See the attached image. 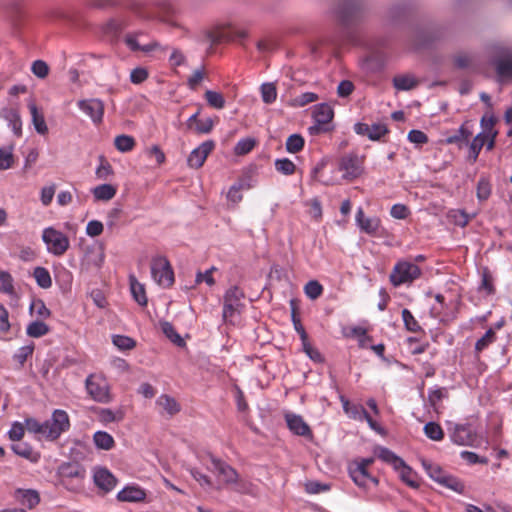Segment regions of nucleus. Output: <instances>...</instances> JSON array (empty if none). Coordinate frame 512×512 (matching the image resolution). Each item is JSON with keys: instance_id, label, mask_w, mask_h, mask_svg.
<instances>
[{"instance_id": "obj_33", "label": "nucleus", "mask_w": 512, "mask_h": 512, "mask_svg": "<svg viewBox=\"0 0 512 512\" xmlns=\"http://www.w3.org/2000/svg\"><path fill=\"white\" fill-rule=\"evenodd\" d=\"M162 332L164 335L175 345L182 347L185 345V341L183 338L176 332L173 325L167 321H163L160 323Z\"/></svg>"}, {"instance_id": "obj_62", "label": "nucleus", "mask_w": 512, "mask_h": 512, "mask_svg": "<svg viewBox=\"0 0 512 512\" xmlns=\"http://www.w3.org/2000/svg\"><path fill=\"white\" fill-rule=\"evenodd\" d=\"M216 270V267H211L210 269L206 270L205 272H197L195 282L197 284L201 282H206L207 285L213 286L215 284V280L212 276L213 271Z\"/></svg>"}, {"instance_id": "obj_57", "label": "nucleus", "mask_w": 512, "mask_h": 512, "mask_svg": "<svg viewBox=\"0 0 512 512\" xmlns=\"http://www.w3.org/2000/svg\"><path fill=\"white\" fill-rule=\"evenodd\" d=\"M319 99L318 95L313 92H305L293 99V105L303 107L309 103L315 102Z\"/></svg>"}, {"instance_id": "obj_10", "label": "nucleus", "mask_w": 512, "mask_h": 512, "mask_svg": "<svg viewBox=\"0 0 512 512\" xmlns=\"http://www.w3.org/2000/svg\"><path fill=\"white\" fill-rule=\"evenodd\" d=\"M213 468L211 471L214 472L226 485L235 484L239 480V474L237 471L230 466L228 463L216 458L213 455H209Z\"/></svg>"}, {"instance_id": "obj_23", "label": "nucleus", "mask_w": 512, "mask_h": 512, "mask_svg": "<svg viewBox=\"0 0 512 512\" xmlns=\"http://www.w3.org/2000/svg\"><path fill=\"white\" fill-rule=\"evenodd\" d=\"M104 251L102 248L88 249L83 259V266L86 268H100L104 262Z\"/></svg>"}, {"instance_id": "obj_47", "label": "nucleus", "mask_w": 512, "mask_h": 512, "mask_svg": "<svg viewBox=\"0 0 512 512\" xmlns=\"http://www.w3.org/2000/svg\"><path fill=\"white\" fill-rule=\"evenodd\" d=\"M496 334L493 329H488L486 333L476 342L475 350L477 352L483 351L489 344L495 341Z\"/></svg>"}, {"instance_id": "obj_43", "label": "nucleus", "mask_w": 512, "mask_h": 512, "mask_svg": "<svg viewBox=\"0 0 512 512\" xmlns=\"http://www.w3.org/2000/svg\"><path fill=\"white\" fill-rule=\"evenodd\" d=\"M262 100L266 104L273 103L277 98V89L273 83H264L261 85Z\"/></svg>"}, {"instance_id": "obj_3", "label": "nucleus", "mask_w": 512, "mask_h": 512, "mask_svg": "<svg viewBox=\"0 0 512 512\" xmlns=\"http://www.w3.org/2000/svg\"><path fill=\"white\" fill-rule=\"evenodd\" d=\"M151 275L154 281L165 288L174 283V272L165 256H155L151 260Z\"/></svg>"}, {"instance_id": "obj_52", "label": "nucleus", "mask_w": 512, "mask_h": 512, "mask_svg": "<svg viewBox=\"0 0 512 512\" xmlns=\"http://www.w3.org/2000/svg\"><path fill=\"white\" fill-rule=\"evenodd\" d=\"M379 457L383 461L392 464L394 468H397V466H401L403 462V460L400 457H398L396 454H394L387 448H382L380 450Z\"/></svg>"}, {"instance_id": "obj_59", "label": "nucleus", "mask_w": 512, "mask_h": 512, "mask_svg": "<svg viewBox=\"0 0 512 512\" xmlns=\"http://www.w3.org/2000/svg\"><path fill=\"white\" fill-rule=\"evenodd\" d=\"M255 182L253 171L249 170L235 184H237L241 190H249L254 187Z\"/></svg>"}, {"instance_id": "obj_13", "label": "nucleus", "mask_w": 512, "mask_h": 512, "mask_svg": "<svg viewBox=\"0 0 512 512\" xmlns=\"http://www.w3.org/2000/svg\"><path fill=\"white\" fill-rule=\"evenodd\" d=\"M13 498L17 503L30 510L34 509L40 503L39 492L34 489L18 488L14 491Z\"/></svg>"}, {"instance_id": "obj_36", "label": "nucleus", "mask_w": 512, "mask_h": 512, "mask_svg": "<svg viewBox=\"0 0 512 512\" xmlns=\"http://www.w3.org/2000/svg\"><path fill=\"white\" fill-rule=\"evenodd\" d=\"M204 98L207 104L215 109H222L225 107V98L224 96L216 91L207 90L204 94Z\"/></svg>"}, {"instance_id": "obj_31", "label": "nucleus", "mask_w": 512, "mask_h": 512, "mask_svg": "<svg viewBox=\"0 0 512 512\" xmlns=\"http://www.w3.org/2000/svg\"><path fill=\"white\" fill-rule=\"evenodd\" d=\"M421 462L428 476L439 484L447 472L444 471L439 465L434 464L428 460L422 459Z\"/></svg>"}, {"instance_id": "obj_45", "label": "nucleus", "mask_w": 512, "mask_h": 512, "mask_svg": "<svg viewBox=\"0 0 512 512\" xmlns=\"http://www.w3.org/2000/svg\"><path fill=\"white\" fill-rule=\"evenodd\" d=\"M304 291L308 298L316 300L322 295L323 287L318 281L311 280L305 285Z\"/></svg>"}, {"instance_id": "obj_35", "label": "nucleus", "mask_w": 512, "mask_h": 512, "mask_svg": "<svg viewBox=\"0 0 512 512\" xmlns=\"http://www.w3.org/2000/svg\"><path fill=\"white\" fill-rule=\"evenodd\" d=\"M33 276L37 284L44 289L50 288L52 285V279L49 271L44 267H36L33 272Z\"/></svg>"}, {"instance_id": "obj_61", "label": "nucleus", "mask_w": 512, "mask_h": 512, "mask_svg": "<svg viewBox=\"0 0 512 512\" xmlns=\"http://www.w3.org/2000/svg\"><path fill=\"white\" fill-rule=\"evenodd\" d=\"M13 280L11 275L6 272L0 270V291L5 293H11L13 291Z\"/></svg>"}, {"instance_id": "obj_50", "label": "nucleus", "mask_w": 512, "mask_h": 512, "mask_svg": "<svg viewBox=\"0 0 512 512\" xmlns=\"http://www.w3.org/2000/svg\"><path fill=\"white\" fill-rule=\"evenodd\" d=\"M402 318H403L405 327L408 331L417 332L421 329L417 320L414 318V316L408 309L405 308L402 310Z\"/></svg>"}, {"instance_id": "obj_8", "label": "nucleus", "mask_w": 512, "mask_h": 512, "mask_svg": "<svg viewBox=\"0 0 512 512\" xmlns=\"http://www.w3.org/2000/svg\"><path fill=\"white\" fill-rule=\"evenodd\" d=\"M332 164L333 176L331 181L339 183L342 180H353L361 175L363 167L361 162H330Z\"/></svg>"}, {"instance_id": "obj_6", "label": "nucleus", "mask_w": 512, "mask_h": 512, "mask_svg": "<svg viewBox=\"0 0 512 512\" xmlns=\"http://www.w3.org/2000/svg\"><path fill=\"white\" fill-rule=\"evenodd\" d=\"M86 389L91 398L99 403L111 401L109 385L105 378L99 375H89L85 381Z\"/></svg>"}, {"instance_id": "obj_34", "label": "nucleus", "mask_w": 512, "mask_h": 512, "mask_svg": "<svg viewBox=\"0 0 512 512\" xmlns=\"http://www.w3.org/2000/svg\"><path fill=\"white\" fill-rule=\"evenodd\" d=\"M98 417L103 423L120 422L124 418V413L121 410L114 412L108 408H100L98 411Z\"/></svg>"}, {"instance_id": "obj_4", "label": "nucleus", "mask_w": 512, "mask_h": 512, "mask_svg": "<svg viewBox=\"0 0 512 512\" xmlns=\"http://www.w3.org/2000/svg\"><path fill=\"white\" fill-rule=\"evenodd\" d=\"M42 239L47 245L48 252L55 256L63 255L70 247L68 237L53 227L43 230Z\"/></svg>"}, {"instance_id": "obj_12", "label": "nucleus", "mask_w": 512, "mask_h": 512, "mask_svg": "<svg viewBox=\"0 0 512 512\" xmlns=\"http://www.w3.org/2000/svg\"><path fill=\"white\" fill-rule=\"evenodd\" d=\"M496 72L501 78H512V50L503 49L494 60Z\"/></svg>"}, {"instance_id": "obj_41", "label": "nucleus", "mask_w": 512, "mask_h": 512, "mask_svg": "<svg viewBox=\"0 0 512 512\" xmlns=\"http://www.w3.org/2000/svg\"><path fill=\"white\" fill-rule=\"evenodd\" d=\"M496 123V117L490 111L487 112L481 119V126L485 134H491L492 138H496L497 131L494 130V125Z\"/></svg>"}, {"instance_id": "obj_7", "label": "nucleus", "mask_w": 512, "mask_h": 512, "mask_svg": "<svg viewBox=\"0 0 512 512\" xmlns=\"http://www.w3.org/2000/svg\"><path fill=\"white\" fill-rule=\"evenodd\" d=\"M244 296V292L238 286H232L226 291L223 297V320L226 321L235 314L240 313L243 307L241 300Z\"/></svg>"}, {"instance_id": "obj_58", "label": "nucleus", "mask_w": 512, "mask_h": 512, "mask_svg": "<svg viewBox=\"0 0 512 512\" xmlns=\"http://www.w3.org/2000/svg\"><path fill=\"white\" fill-rule=\"evenodd\" d=\"M31 70L35 76L44 79L48 76L49 66L42 60H36L33 62Z\"/></svg>"}, {"instance_id": "obj_55", "label": "nucleus", "mask_w": 512, "mask_h": 512, "mask_svg": "<svg viewBox=\"0 0 512 512\" xmlns=\"http://www.w3.org/2000/svg\"><path fill=\"white\" fill-rule=\"evenodd\" d=\"M491 194V186L488 180L481 178L477 184V198L480 201H485Z\"/></svg>"}, {"instance_id": "obj_26", "label": "nucleus", "mask_w": 512, "mask_h": 512, "mask_svg": "<svg viewBox=\"0 0 512 512\" xmlns=\"http://www.w3.org/2000/svg\"><path fill=\"white\" fill-rule=\"evenodd\" d=\"M11 449L16 455L25 458L33 463H36L40 458V454L35 452L33 448L27 443L13 444L11 446Z\"/></svg>"}, {"instance_id": "obj_29", "label": "nucleus", "mask_w": 512, "mask_h": 512, "mask_svg": "<svg viewBox=\"0 0 512 512\" xmlns=\"http://www.w3.org/2000/svg\"><path fill=\"white\" fill-rule=\"evenodd\" d=\"M399 472V476L401 480L406 483L411 488H418L419 483L416 481V473L406 465V463L403 461L401 466H397L395 468Z\"/></svg>"}, {"instance_id": "obj_25", "label": "nucleus", "mask_w": 512, "mask_h": 512, "mask_svg": "<svg viewBox=\"0 0 512 512\" xmlns=\"http://www.w3.org/2000/svg\"><path fill=\"white\" fill-rule=\"evenodd\" d=\"M350 476L354 483L359 487L365 488L369 481L373 482L375 485L378 484V480L372 477L368 471H364L363 467H355L350 469Z\"/></svg>"}, {"instance_id": "obj_42", "label": "nucleus", "mask_w": 512, "mask_h": 512, "mask_svg": "<svg viewBox=\"0 0 512 512\" xmlns=\"http://www.w3.org/2000/svg\"><path fill=\"white\" fill-rule=\"evenodd\" d=\"M256 145L254 138L248 137L241 139L234 147V152L237 156H244L249 153Z\"/></svg>"}, {"instance_id": "obj_46", "label": "nucleus", "mask_w": 512, "mask_h": 512, "mask_svg": "<svg viewBox=\"0 0 512 512\" xmlns=\"http://www.w3.org/2000/svg\"><path fill=\"white\" fill-rule=\"evenodd\" d=\"M115 147L122 152L130 151L134 145L135 140L128 135H119L114 140Z\"/></svg>"}, {"instance_id": "obj_32", "label": "nucleus", "mask_w": 512, "mask_h": 512, "mask_svg": "<svg viewBox=\"0 0 512 512\" xmlns=\"http://www.w3.org/2000/svg\"><path fill=\"white\" fill-rule=\"evenodd\" d=\"M116 188L111 184H102L96 186L92 192L97 200L108 201L116 195Z\"/></svg>"}, {"instance_id": "obj_5", "label": "nucleus", "mask_w": 512, "mask_h": 512, "mask_svg": "<svg viewBox=\"0 0 512 512\" xmlns=\"http://www.w3.org/2000/svg\"><path fill=\"white\" fill-rule=\"evenodd\" d=\"M421 275L420 268L409 261H399L390 274V281L394 286L411 283Z\"/></svg>"}, {"instance_id": "obj_17", "label": "nucleus", "mask_w": 512, "mask_h": 512, "mask_svg": "<svg viewBox=\"0 0 512 512\" xmlns=\"http://www.w3.org/2000/svg\"><path fill=\"white\" fill-rule=\"evenodd\" d=\"M355 130L358 134L366 135L371 140H379L383 135L388 132L385 124H372L368 125L365 123H358L355 126Z\"/></svg>"}, {"instance_id": "obj_38", "label": "nucleus", "mask_w": 512, "mask_h": 512, "mask_svg": "<svg viewBox=\"0 0 512 512\" xmlns=\"http://www.w3.org/2000/svg\"><path fill=\"white\" fill-rule=\"evenodd\" d=\"M441 486L451 489L457 493H463L464 484L455 476L446 473L442 481L439 483Z\"/></svg>"}, {"instance_id": "obj_48", "label": "nucleus", "mask_w": 512, "mask_h": 512, "mask_svg": "<svg viewBox=\"0 0 512 512\" xmlns=\"http://www.w3.org/2000/svg\"><path fill=\"white\" fill-rule=\"evenodd\" d=\"M125 43L132 51H151L155 47V44H149L145 46H141L136 38L135 34H128L125 37Z\"/></svg>"}, {"instance_id": "obj_20", "label": "nucleus", "mask_w": 512, "mask_h": 512, "mask_svg": "<svg viewBox=\"0 0 512 512\" xmlns=\"http://www.w3.org/2000/svg\"><path fill=\"white\" fill-rule=\"evenodd\" d=\"M145 498V491L137 486H127L117 494V499L121 502H140Z\"/></svg>"}, {"instance_id": "obj_9", "label": "nucleus", "mask_w": 512, "mask_h": 512, "mask_svg": "<svg viewBox=\"0 0 512 512\" xmlns=\"http://www.w3.org/2000/svg\"><path fill=\"white\" fill-rule=\"evenodd\" d=\"M313 116L316 124L311 126L309 131L311 134H319L328 130L324 126L333 119L334 112L330 105L321 103L314 107Z\"/></svg>"}, {"instance_id": "obj_27", "label": "nucleus", "mask_w": 512, "mask_h": 512, "mask_svg": "<svg viewBox=\"0 0 512 512\" xmlns=\"http://www.w3.org/2000/svg\"><path fill=\"white\" fill-rule=\"evenodd\" d=\"M129 281L131 293L135 301L141 306H146L148 300L146 297L144 285L139 283L136 277L132 275L129 277Z\"/></svg>"}, {"instance_id": "obj_49", "label": "nucleus", "mask_w": 512, "mask_h": 512, "mask_svg": "<svg viewBox=\"0 0 512 512\" xmlns=\"http://www.w3.org/2000/svg\"><path fill=\"white\" fill-rule=\"evenodd\" d=\"M304 146V139L299 134H293L286 141V148L291 153L300 151Z\"/></svg>"}, {"instance_id": "obj_16", "label": "nucleus", "mask_w": 512, "mask_h": 512, "mask_svg": "<svg viewBox=\"0 0 512 512\" xmlns=\"http://www.w3.org/2000/svg\"><path fill=\"white\" fill-rule=\"evenodd\" d=\"M95 485L104 492H110L117 484L116 477L106 468H99L94 472Z\"/></svg>"}, {"instance_id": "obj_53", "label": "nucleus", "mask_w": 512, "mask_h": 512, "mask_svg": "<svg viewBox=\"0 0 512 512\" xmlns=\"http://www.w3.org/2000/svg\"><path fill=\"white\" fill-rule=\"evenodd\" d=\"M114 175L113 168L110 162H100L96 169V176L99 180H110Z\"/></svg>"}, {"instance_id": "obj_21", "label": "nucleus", "mask_w": 512, "mask_h": 512, "mask_svg": "<svg viewBox=\"0 0 512 512\" xmlns=\"http://www.w3.org/2000/svg\"><path fill=\"white\" fill-rule=\"evenodd\" d=\"M59 475L62 479L66 478H79L85 477V469L76 462H66L60 465L58 469Z\"/></svg>"}, {"instance_id": "obj_56", "label": "nucleus", "mask_w": 512, "mask_h": 512, "mask_svg": "<svg viewBox=\"0 0 512 512\" xmlns=\"http://www.w3.org/2000/svg\"><path fill=\"white\" fill-rule=\"evenodd\" d=\"M330 490V484L321 483L318 481H307L305 483V491L308 494H318Z\"/></svg>"}, {"instance_id": "obj_22", "label": "nucleus", "mask_w": 512, "mask_h": 512, "mask_svg": "<svg viewBox=\"0 0 512 512\" xmlns=\"http://www.w3.org/2000/svg\"><path fill=\"white\" fill-rule=\"evenodd\" d=\"M28 108L30 110V113H31V117H32V123L35 127V130L41 134V135H45L47 134L48 132V127L46 125V122H45V118H44V115L43 113L38 109L35 101L31 100L29 101L28 103Z\"/></svg>"}, {"instance_id": "obj_39", "label": "nucleus", "mask_w": 512, "mask_h": 512, "mask_svg": "<svg viewBox=\"0 0 512 512\" xmlns=\"http://www.w3.org/2000/svg\"><path fill=\"white\" fill-rule=\"evenodd\" d=\"M28 336L38 338L49 332V327L42 321L31 322L26 329Z\"/></svg>"}, {"instance_id": "obj_28", "label": "nucleus", "mask_w": 512, "mask_h": 512, "mask_svg": "<svg viewBox=\"0 0 512 512\" xmlns=\"http://www.w3.org/2000/svg\"><path fill=\"white\" fill-rule=\"evenodd\" d=\"M393 85L397 90H412L418 85L414 76L409 74L397 75L393 78Z\"/></svg>"}, {"instance_id": "obj_40", "label": "nucleus", "mask_w": 512, "mask_h": 512, "mask_svg": "<svg viewBox=\"0 0 512 512\" xmlns=\"http://www.w3.org/2000/svg\"><path fill=\"white\" fill-rule=\"evenodd\" d=\"M424 433L429 439L433 441H440L444 437L443 429L438 423L435 422H428L424 426Z\"/></svg>"}, {"instance_id": "obj_1", "label": "nucleus", "mask_w": 512, "mask_h": 512, "mask_svg": "<svg viewBox=\"0 0 512 512\" xmlns=\"http://www.w3.org/2000/svg\"><path fill=\"white\" fill-rule=\"evenodd\" d=\"M471 136L472 132L465 125H462L457 134L449 137L447 142L457 143L460 148L465 146L468 149L467 157L473 160L477 159L481 149L484 146H486L487 150L493 149L495 139L491 137V134H485L484 132H481L477 134L470 142Z\"/></svg>"}, {"instance_id": "obj_11", "label": "nucleus", "mask_w": 512, "mask_h": 512, "mask_svg": "<svg viewBox=\"0 0 512 512\" xmlns=\"http://www.w3.org/2000/svg\"><path fill=\"white\" fill-rule=\"evenodd\" d=\"M78 107L86 113L94 123H100L104 114V103L99 99L79 100Z\"/></svg>"}, {"instance_id": "obj_19", "label": "nucleus", "mask_w": 512, "mask_h": 512, "mask_svg": "<svg viewBox=\"0 0 512 512\" xmlns=\"http://www.w3.org/2000/svg\"><path fill=\"white\" fill-rule=\"evenodd\" d=\"M451 438L458 445H470L474 441V432L470 425H456Z\"/></svg>"}, {"instance_id": "obj_2", "label": "nucleus", "mask_w": 512, "mask_h": 512, "mask_svg": "<svg viewBox=\"0 0 512 512\" xmlns=\"http://www.w3.org/2000/svg\"><path fill=\"white\" fill-rule=\"evenodd\" d=\"M69 428L70 419L67 412L56 409L53 411L51 418L44 421V438L48 441H55Z\"/></svg>"}, {"instance_id": "obj_54", "label": "nucleus", "mask_w": 512, "mask_h": 512, "mask_svg": "<svg viewBox=\"0 0 512 512\" xmlns=\"http://www.w3.org/2000/svg\"><path fill=\"white\" fill-rule=\"evenodd\" d=\"M113 344L121 350H130L134 348L136 343L128 336L115 335L113 336Z\"/></svg>"}, {"instance_id": "obj_60", "label": "nucleus", "mask_w": 512, "mask_h": 512, "mask_svg": "<svg viewBox=\"0 0 512 512\" xmlns=\"http://www.w3.org/2000/svg\"><path fill=\"white\" fill-rule=\"evenodd\" d=\"M55 191H56L55 184L45 186L41 189L40 200L44 206L50 205V203L52 202L53 197L55 195Z\"/></svg>"}, {"instance_id": "obj_64", "label": "nucleus", "mask_w": 512, "mask_h": 512, "mask_svg": "<svg viewBox=\"0 0 512 512\" xmlns=\"http://www.w3.org/2000/svg\"><path fill=\"white\" fill-rule=\"evenodd\" d=\"M24 432H25V426L19 422H15V423H13V425L8 433L9 438L12 441H20L24 436Z\"/></svg>"}, {"instance_id": "obj_14", "label": "nucleus", "mask_w": 512, "mask_h": 512, "mask_svg": "<svg viewBox=\"0 0 512 512\" xmlns=\"http://www.w3.org/2000/svg\"><path fill=\"white\" fill-rule=\"evenodd\" d=\"M285 420L288 428L296 435L306 438L312 437V431L309 425L304 421L300 415L293 413L285 414Z\"/></svg>"}, {"instance_id": "obj_30", "label": "nucleus", "mask_w": 512, "mask_h": 512, "mask_svg": "<svg viewBox=\"0 0 512 512\" xmlns=\"http://www.w3.org/2000/svg\"><path fill=\"white\" fill-rule=\"evenodd\" d=\"M93 441L95 446L102 450H111L115 445L113 437L105 431H97L93 436Z\"/></svg>"}, {"instance_id": "obj_44", "label": "nucleus", "mask_w": 512, "mask_h": 512, "mask_svg": "<svg viewBox=\"0 0 512 512\" xmlns=\"http://www.w3.org/2000/svg\"><path fill=\"white\" fill-rule=\"evenodd\" d=\"M344 411L353 419H362L366 415V409L361 405H351L348 400L342 399Z\"/></svg>"}, {"instance_id": "obj_24", "label": "nucleus", "mask_w": 512, "mask_h": 512, "mask_svg": "<svg viewBox=\"0 0 512 512\" xmlns=\"http://www.w3.org/2000/svg\"><path fill=\"white\" fill-rule=\"evenodd\" d=\"M156 404L170 417L180 412L181 409L180 404L175 400V398L167 394L159 396L156 400Z\"/></svg>"}, {"instance_id": "obj_15", "label": "nucleus", "mask_w": 512, "mask_h": 512, "mask_svg": "<svg viewBox=\"0 0 512 512\" xmlns=\"http://www.w3.org/2000/svg\"><path fill=\"white\" fill-rule=\"evenodd\" d=\"M360 0H345L338 10V18L343 25L352 22L354 16L361 10Z\"/></svg>"}, {"instance_id": "obj_63", "label": "nucleus", "mask_w": 512, "mask_h": 512, "mask_svg": "<svg viewBox=\"0 0 512 512\" xmlns=\"http://www.w3.org/2000/svg\"><path fill=\"white\" fill-rule=\"evenodd\" d=\"M33 350V345L23 346L14 355V359L22 366L26 362L27 358L32 355Z\"/></svg>"}, {"instance_id": "obj_18", "label": "nucleus", "mask_w": 512, "mask_h": 512, "mask_svg": "<svg viewBox=\"0 0 512 512\" xmlns=\"http://www.w3.org/2000/svg\"><path fill=\"white\" fill-rule=\"evenodd\" d=\"M356 223L363 232L369 235H375L380 227V220L376 217L366 218L362 208L357 210Z\"/></svg>"}, {"instance_id": "obj_51", "label": "nucleus", "mask_w": 512, "mask_h": 512, "mask_svg": "<svg viewBox=\"0 0 512 512\" xmlns=\"http://www.w3.org/2000/svg\"><path fill=\"white\" fill-rule=\"evenodd\" d=\"M24 426L28 432L38 434L44 438V422L41 423L35 418H27Z\"/></svg>"}, {"instance_id": "obj_37", "label": "nucleus", "mask_w": 512, "mask_h": 512, "mask_svg": "<svg viewBox=\"0 0 512 512\" xmlns=\"http://www.w3.org/2000/svg\"><path fill=\"white\" fill-rule=\"evenodd\" d=\"M213 148L214 143L212 141H206L191 152L189 160H206Z\"/></svg>"}]
</instances>
